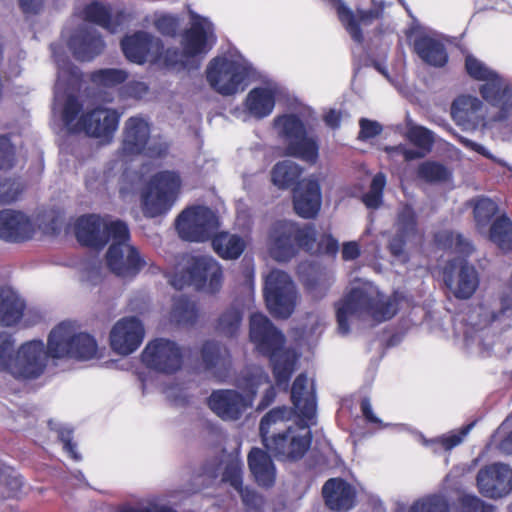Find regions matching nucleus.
Listing matches in <instances>:
<instances>
[{
    "label": "nucleus",
    "mask_w": 512,
    "mask_h": 512,
    "mask_svg": "<svg viewBox=\"0 0 512 512\" xmlns=\"http://www.w3.org/2000/svg\"><path fill=\"white\" fill-rule=\"evenodd\" d=\"M175 225L183 239L205 242L217 229L218 218L209 207L196 205L184 209L176 218Z\"/></svg>",
    "instance_id": "nucleus-15"
},
{
    "label": "nucleus",
    "mask_w": 512,
    "mask_h": 512,
    "mask_svg": "<svg viewBox=\"0 0 512 512\" xmlns=\"http://www.w3.org/2000/svg\"><path fill=\"white\" fill-rule=\"evenodd\" d=\"M67 45L73 57L81 62H89L100 55L105 42L101 34L94 28L81 26L70 36Z\"/></svg>",
    "instance_id": "nucleus-25"
},
{
    "label": "nucleus",
    "mask_w": 512,
    "mask_h": 512,
    "mask_svg": "<svg viewBox=\"0 0 512 512\" xmlns=\"http://www.w3.org/2000/svg\"><path fill=\"white\" fill-rule=\"evenodd\" d=\"M317 232L313 224L300 226L290 220H278L270 228L268 250L277 262H287L295 257L300 249L313 250Z\"/></svg>",
    "instance_id": "nucleus-7"
},
{
    "label": "nucleus",
    "mask_w": 512,
    "mask_h": 512,
    "mask_svg": "<svg viewBox=\"0 0 512 512\" xmlns=\"http://www.w3.org/2000/svg\"><path fill=\"white\" fill-rule=\"evenodd\" d=\"M170 316L177 326L193 327L198 322L200 313L195 301L186 295H180L173 299Z\"/></svg>",
    "instance_id": "nucleus-38"
},
{
    "label": "nucleus",
    "mask_w": 512,
    "mask_h": 512,
    "mask_svg": "<svg viewBox=\"0 0 512 512\" xmlns=\"http://www.w3.org/2000/svg\"><path fill=\"white\" fill-rule=\"evenodd\" d=\"M399 310V299L385 296L370 285L353 287L336 308L338 330L342 335L350 331L349 318L359 313H368L378 322L392 319Z\"/></svg>",
    "instance_id": "nucleus-3"
},
{
    "label": "nucleus",
    "mask_w": 512,
    "mask_h": 512,
    "mask_svg": "<svg viewBox=\"0 0 512 512\" xmlns=\"http://www.w3.org/2000/svg\"><path fill=\"white\" fill-rule=\"evenodd\" d=\"M150 125L139 116H133L126 120L121 144L123 156L142 155L150 140Z\"/></svg>",
    "instance_id": "nucleus-28"
},
{
    "label": "nucleus",
    "mask_w": 512,
    "mask_h": 512,
    "mask_svg": "<svg viewBox=\"0 0 512 512\" xmlns=\"http://www.w3.org/2000/svg\"><path fill=\"white\" fill-rule=\"evenodd\" d=\"M274 125L285 140V155L314 165L319 159L320 144L317 136H309L304 122L297 114H282Z\"/></svg>",
    "instance_id": "nucleus-10"
},
{
    "label": "nucleus",
    "mask_w": 512,
    "mask_h": 512,
    "mask_svg": "<svg viewBox=\"0 0 512 512\" xmlns=\"http://www.w3.org/2000/svg\"><path fill=\"white\" fill-rule=\"evenodd\" d=\"M83 105L75 95H68L62 110V121L68 131L72 134L80 133L74 131L73 128L77 125V117L82 111Z\"/></svg>",
    "instance_id": "nucleus-50"
},
{
    "label": "nucleus",
    "mask_w": 512,
    "mask_h": 512,
    "mask_svg": "<svg viewBox=\"0 0 512 512\" xmlns=\"http://www.w3.org/2000/svg\"><path fill=\"white\" fill-rule=\"evenodd\" d=\"M117 512H177L174 509L167 506H156V507H133V506H124L120 508Z\"/></svg>",
    "instance_id": "nucleus-64"
},
{
    "label": "nucleus",
    "mask_w": 512,
    "mask_h": 512,
    "mask_svg": "<svg viewBox=\"0 0 512 512\" xmlns=\"http://www.w3.org/2000/svg\"><path fill=\"white\" fill-rule=\"evenodd\" d=\"M248 466L259 486L274 485L276 471L271 456L260 448H252L248 454Z\"/></svg>",
    "instance_id": "nucleus-33"
},
{
    "label": "nucleus",
    "mask_w": 512,
    "mask_h": 512,
    "mask_svg": "<svg viewBox=\"0 0 512 512\" xmlns=\"http://www.w3.org/2000/svg\"><path fill=\"white\" fill-rule=\"evenodd\" d=\"M442 275L445 286L457 299H469L479 285L475 267L459 259L447 261L442 269Z\"/></svg>",
    "instance_id": "nucleus-19"
},
{
    "label": "nucleus",
    "mask_w": 512,
    "mask_h": 512,
    "mask_svg": "<svg viewBox=\"0 0 512 512\" xmlns=\"http://www.w3.org/2000/svg\"><path fill=\"white\" fill-rule=\"evenodd\" d=\"M418 220L417 214L413 207L404 204L397 213L396 232L408 238H412L417 234Z\"/></svg>",
    "instance_id": "nucleus-46"
},
{
    "label": "nucleus",
    "mask_w": 512,
    "mask_h": 512,
    "mask_svg": "<svg viewBox=\"0 0 512 512\" xmlns=\"http://www.w3.org/2000/svg\"><path fill=\"white\" fill-rule=\"evenodd\" d=\"M360 131L358 139L368 140L381 134L382 126L380 123L367 118H361L359 120Z\"/></svg>",
    "instance_id": "nucleus-58"
},
{
    "label": "nucleus",
    "mask_w": 512,
    "mask_h": 512,
    "mask_svg": "<svg viewBox=\"0 0 512 512\" xmlns=\"http://www.w3.org/2000/svg\"><path fill=\"white\" fill-rule=\"evenodd\" d=\"M35 233L31 219L21 211L0 210V239L11 243H23Z\"/></svg>",
    "instance_id": "nucleus-26"
},
{
    "label": "nucleus",
    "mask_w": 512,
    "mask_h": 512,
    "mask_svg": "<svg viewBox=\"0 0 512 512\" xmlns=\"http://www.w3.org/2000/svg\"><path fill=\"white\" fill-rule=\"evenodd\" d=\"M269 382L270 377L264 371L251 373L245 377V395L233 389L215 390L207 399L208 406L223 420H238L252 406L259 387Z\"/></svg>",
    "instance_id": "nucleus-8"
},
{
    "label": "nucleus",
    "mask_w": 512,
    "mask_h": 512,
    "mask_svg": "<svg viewBox=\"0 0 512 512\" xmlns=\"http://www.w3.org/2000/svg\"><path fill=\"white\" fill-rule=\"evenodd\" d=\"M308 378L300 373L291 387V402L304 418L311 419L316 412V401L313 393H307Z\"/></svg>",
    "instance_id": "nucleus-36"
},
{
    "label": "nucleus",
    "mask_w": 512,
    "mask_h": 512,
    "mask_svg": "<svg viewBox=\"0 0 512 512\" xmlns=\"http://www.w3.org/2000/svg\"><path fill=\"white\" fill-rule=\"evenodd\" d=\"M82 14L85 21L96 24L110 33L117 32L118 28L129 20V14L124 9L117 10L112 14L110 5L97 0L86 4Z\"/></svg>",
    "instance_id": "nucleus-29"
},
{
    "label": "nucleus",
    "mask_w": 512,
    "mask_h": 512,
    "mask_svg": "<svg viewBox=\"0 0 512 512\" xmlns=\"http://www.w3.org/2000/svg\"><path fill=\"white\" fill-rule=\"evenodd\" d=\"M191 24L181 35V48L186 59L207 54L214 45L212 23L205 17L190 11Z\"/></svg>",
    "instance_id": "nucleus-17"
},
{
    "label": "nucleus",
    "mask_w": 512,
    "mask_h": 512,
    "mask_svg": "<svg viewBox=\"0 0 512 512\" xmlns=\"http://www.w3.org/2000/svg\"><path fill=\"white\" fill-rule=\"evenodd\" d=\"M408 512H450V505L445 496L432 494L415 501Z\"/></svg>",
    "instance_id": "nucleus-47"
},
{
    "label": "nucleus",
    "mask_w": 512,
    "mask_h": 512,
    "mask_svg": "<svg viewBox=\"0 0 512 512\" xmlns=\"http://www.w3.org/2000/svg\"><path fill=\"white\" fill-rule=\"evenodd\" d=\"M498 212L497 204L489 198L478 199L473 206V217L479 232L490 227L492 219Z\"/></svg>",
    "instance_id": "nucleus-45"
},
{
    "label": "nucleus",
    "mask_w": 512,
    "mask_h": 512,
    "mask_svg": "<svg viewBox=\"0 0 512 512\" xmlns=\"http://www.w3.org/2000/svg\"><path fill=\"white\" fill-rule=\"evenodd\" d=\"M479 87L481 97L490 105L499 108L495 116L498 121L512 120V90L495 71Z\"/></svg>",
    "instance_id": "nucleus-24"
},
{
    "label": "nucleus",
    "mask_w": 512,
    "mask_h": 512,
    "mask_svg": "<svg viewBox=\"0 0 512 512\" xmlns=\"http://www.w3.org/2000/svg\"><path fill=\"white\" fill-rule=\"evenodd\" d=\"M25 302L12 290L0 289V325L11 327L20 322Z\"/></svg>",
    "instance_id": "nucleus-34"
},
{
    "label": "nucleus",
    "mask_w": 512,
    "mask_h": 512,
    "mask_svg": "<svg viewBox=\"0 0 512 512\" xmlns=\"http://www.w3.org/2000/svg\"><path fill=\"white\" fill-rule=\"evenodd\" d=\"M409 239L410 238L396 232L388 244V250L390 254L395 257L402 256L405 251L406 243Z\"/></svg>",
    "instance_id": "nucleus-62"
},
{
    "label": "nucleus",
    "mask_w": 512,
    "mask_h": 512,
    "mask_svg": "<svg viewBox=\"0 0 512 512\" xmlns=\"http://www.w3.org/2000/svg\"><path fill=\"white\" fill-rule=\"evenodd\" d=\"M417 177L427 183L446 182L451 177L450 170L437 161L427 160L418 165Z\"/></svg>",
    "instance_id": "nucleus-44"
},
{
    "label": "nucleus",
    "mask_w": 512,
    "mask_h": 512,
    "mask_svg": "<svg viewBox=\"0 0 512 512\" xmlns=\"http://www.w3.org/2000/svg\"><path fill=\"white\" fill-rule=\"evenodd\" d=\"M222 480L229 483L236 490L241 489L243 486L241 462L231 461L227 463L222 474Z\"/></svg>",
    "instance_id": "nucleus-56"
},
{
    "label": "nucleus",
    "mask_w": 512,
    "mask_h": 512,
    "mask_svg": "<svg viewBox=\"0 0 512 512\" xmlns=\"http://www.w3.org/2000/svg\"><path fill=\"white\" fill-rule=\"evenodd\" d=\"M456 512H496V509L476 495L463 494L458 498Z\"/></svg>",
    "instance_id": "nucleus-52"
},
{
    "label": "nucleus",
    "mask_w": 512,
    "mask_h": 512,
    "mask_svg": "<svg viewBox=\"0 0 512 512\" xmlns=\"http://www.w3.org/2000/svg\"><path fill=\"white\" fill-rule=\"evenodd\" d=\"M435 244L444 250H451L461 256L468 257L473 251V244L462 234L452 230H442L434 235Z\"/></svg>",
    "instance_id": "nucleus-41"
},
{
    "label": "nucleus",
    "mask_w": 512,
    "mask_h": 512,
    "mask_svg": "<svg viewBox=\"0 0 512 512\" xmlns=\"http://www.w3.org/2000/svg\"><path fill=\"white\" fill-rule=\"evenodd\" d=\"M263 294L274 317L287 319L294 312L297 292L288 273L278 269L270 271L265 277Z\"/></svg>",
    "instance_id": "nucleus-14"
},
{
    "label": "nucleus",
    "mask_w": 512,
    "mask_h": 512,
    "mask_svg": "<svg viewBox=\"0 0 512 512\" xmlns=\"http://www.w3.org/2000/svg\"><path fill=\"white\" fill-rule=\"evenodd\" d=\"M120 116L115 109L98 106L83 113L73 130L95 138H111L118 128Z\"/></svg>",
    "instance_id": "nucleus-22"
},
{
    "label": "nucleus",
    "mask_w": 512,
    "mask_h": 512,
    "mask_svg": "<svg viewBox=\"0 0 512 512\" xmlns=\"http://www.w3.org/2000/svg\"><path fill=\"white\" fill-rule=\"evenodd\" d=\"M470 427H471V425H467V426L463 427L460 430V432H458V433L452 432L449 434H444L442 436H439V437L431 440V442L433 444L440 446L445 451H450L454 447L458 446L463 441V439L467 435Z\"/></svg>",
    "instance_id": "nucleus-55"
},
{
    "label": "nucleus",
    "mask_w": 512,
    "mask_h": 512,
    "mask_svg": "<svg viewBox=\"0 0 512 512\" xmlns=\"http://www.w3.org/2000/svg\"><path fill=\"white\" fill-rule=\"evenodd\" d=\"M17 164L16 146L11 141L10 134L0 135V170L9 171Z\"/></svg>",
    "instance_id": "nucleus-51"
},
{
    "label": "nucleus",
    "mask_w": 512,
    "mask_h": 512,
    "mask_svg": "<svg viewBox=\"0 0 512 512\" xmlns=\"http://www.w3.org/2000/svg\"><path fill=\"white\" fill-rule=\"evenodd\" d=\"M249 339L256 350L269 359L276 385L287 390L295 371L297 355L293 349L285 346V335L267 316L253 313L249 320Z\"/></svg>",
    "instance_id": "nucleus-1"
},
{
    "label": "nucleus",
    "mask_w": 512,
    "mask_h": 512,
    "mask_svg": "<svg viewBox=\"0 0 512 512\" xmlns=\"http://www.w3.org/2000/svg\"><path fill=\"white\" fill-rule=\"evenodd\" d=\"M414 27L406 31V37L412 44L413 52L423 63L435 67H444L449 60L445 44L438 38L424 32L416 33Z\"/></svg>",
    "instance_id": "nucleus-23"
},
{
    "label": "nucleus",
    "mask_w": 512,
    "mask_h": 512,
    "mask_svg": "<svg viewBox=\"0 0 512 512\" xmlns=\"http://www.w3.org/2000/svg\"><path fill=\"white\" fill-rule=\"evenodd\" d=\"M215 253L224 260L238 259L246 248L244 239L227 231H220L210 238Z\"/></svg>",
    "instance_id": "nucleus-35"
},
{
    "label": "nucleus",
    "mask_w": 512,
    "mask_h": 512,
    "mask_svg": "<svg viewBox=\"0 0 512 512\" xmlns=\"http://www.w3.org/2000/svg\"><path fill=\"white\" fill-rule=\"evenodd\" d=\"M237 491L246 507L251 509H258L260 507L262 499L257 492L247 487L244 488L243 486Z\"/></svg>",
    "instance_id": "nucleus-60"
},
{
    "label": "nucleus",
    "mask_w": 512,
    "mask_h": 512,
    "mask_svg": "<svg viewBox=\"0 0 512 512\" xmlns=\"http://www.w3.org/2000/svg\"><path fill=\"white\" fill-rule=\"evenodd\" d=\"M483 103L477 97L461 95L451 105V115L459 122H474L480 118Z\"/></svg>",
    "instance_id": "nucleus-39"
},
{
    "label": "nucleus",
    "mask_w": 512,
    "mask_h": 512,
    "mask_svg": "<svg viewBox=\"0 0 512 512\" xmlns=\"http://www.w3.org/2000/svg\"><path fill=\"white\" fill-rule=\"evenodd\" d=\"M144 366L157 373L172 375L181 369L183 353L178 344L166 338L149 341L141 353Z\"/></svg>",
    "instance_id": "nucleus-16"
},
{
    "label": "nucleus",
    "mask_w": 512,
    "mask_h": 512,
    "mask_svg": "<svg viewBox=\"0 0 512 512\" xmlns=\"http://www.w3.org/2000/svg\"><path fill=\"white\" fill-rule=\"evenodd\" d=\"M336 12L339 21L342 23L352 40L357 44L364 42V35L361 25H370L378 14L374 10H358L355 14L344 2L338 0Z\"/></svg>",
    "instance_id": "nucleus-30"
},
{
    "label": "nucleus",
    "mask_w": 512,
    "mask_h": 512,
    "mask_svg": "<svg viewBox=\"0 0 512 512\" xmlns=\"http://www.w3.org/2000/svg\"><path fill=\"white\" fill-rule=\"evenodd\" d=\"M289 422L286 407H275L260 421L259 434L262 444L278 460L296 461L301 459L311 446L310 431L300 436Z\"/></svg>",
    "instance_id": "nucleus-2"
},
{
    "label": "nucleus",
    "mask_w": 512,
    "mask_h": 512,
    "mask_svg": "<svg viewBox=\"0 0 512 512\" xmlns=\"http://www.w3.org/2000/svg\"><path fill=\"white\" fill-rule=\"evenodd\" d=\"M201 358L205 369L212 371L218 378L225 377L231 368L230 351L219 342L205 341L201 348Z\"/></svg>",
    "instance_id": "nucleus-32"
},
{
    "label": "nucleus",
    "mask_w": 512,
    "mask_h": 512,
    "mask_svg": "<svg viewBox=\"0 0 512 512\" xmlns=\"http://www.w3.org/2000/svg\"><path fill=\"white\" fill-rule=\"evenodd\" d=\"M145 329L136 316L119 319L110 331V346L120 355H129L136 351L143 342Z\"/></svg>",
    "instance_id": "nucleus-21"
},
{
    "label": "nucleus",
    "mask_w": 512,
    "mask_h": 512,
    "mask_svg": "<svg viewBox=\"0 0 512 512\" xmlns=\"http://www.w3.org/2000/svg\"><path fill=\"white\" fill-rule=\"evenodd\" d=\"M464 67L467 75L476 81H484L495 72L472 54L465 56Z\"/></svg>",
    "instance_id": "nucleus-53"
},
{
    "label": "nucleus",
    "mask_w": 512,
    "mask_h": 512,
    "mask_svg": "<svg viewBox=\"0 0 512 512\" xmlns=\"http://www.w3.org/2000/svg\"><path fill=\"white\" fill-rule=\"evenodd\" d=\"M14 340L0 332V371L10 373L19 380H32L41 376L47 366V353L42 340L23 343L13 355Z\"/></svg>",
    "instance_id": "nucleus-5"
},
{
    "label": "nucleus",
    "mask_w": 512,
    "mask_h": 512,
    "mask_svg": "<svg viewBox=\"0 0 512 512\" xmlns=\"http://www.w3.org/2000/svg\"><path fill=\"white\" fill-rule=\"evenodd\" d=\"M478 491L486 498H502L512 492V469L503 463L482 467L476 476Z\"/></svg>",
    "instance_id": "nucleus-20"
},
{
    "label": "nucleus",
    "mask_w": 512,
    "mask_h": 512,
    "mask_svg": "<svg viewBox=\"0 0 512 512\" xmlns=\"http://www.w3.org/2000/svg\"><path fill=\"white\" fill-rule=\"evenodd\" d=\"M303 169L291 160L277 162L271 170V180L279 189L294 186L293 206L297 215L305 219L316 217L321 207V188L318 180H299Z\"/></svg>",
    "instance_id": "nucleus-4"
},
{
    "label": "nucleus",
    "mask_w": 512,
    "mask_h": 512,
    "mask_svg": "<svg viewBox=\"0 0 512 512\" xmlns=\"http://www.w3.org/2000/svg\"><path fill=\"white\" fill-rule=\"evenodd\" d=\"M120 46L127 60L139 65L147 61L159 63L163 54V41L142 30L125 35Z\"/></svg>",
    "instance_id": "nucleus-18"
},
{
    "label": "nucleus",
    "mask_w": 512,
    "mask_h": 512,
    "mask_svg": "<svg viewBox=\"0 0 512 512\" xmlns=\"http://www.w3.org/2000/svg\"><path fill=\"white\" fill-rule=\"evenodd\" d=\"M322 496L330 511H348L355 506L356 490L343 478H330L322 487Z\"/></svg>",
    "instance_id": "nucleus-27"
},
{
    "label": "nucleus",
    "mask_w": 512,
    "mask_h": 512,
    "mask_svg": "<svg viewBox=\"0 0 512 512\" xmlns=\"http://www.w3.org/2000/svg\"><path fill=\"white\" fill-rule=\"evenodd\" d=\"M104 239L112 244L106 253L108 268L123 278L135 277L145 266L146 261L136 247L129 245L130 231L123 221H111L103 227Z\"/></svg>",
    "instance_id": "nucleus-6"
},
{
    "label": "nucleus",
    "mask_w": 512,
    "mask_h": 512,
    "mask_svg": "<svg viewBox=\"0 0 512 512\" xmlns=\"http://www.w3.org/2000/svg\"><path fill=\"white\" fill-rule=\"evenodd\" d=\"M179 19L173 15H161L154 21L156 30L163 36L175 38L179 30Z\"/></svg>",
    "instance_id": "nucleus-54"
},
{
    "label": "nucleus",
    "mask_w": 512,
    "mask_h": 512,
    "mask_svg": "<svg viewBox=\"0 0 512 512\" xmlns=\"http://www.w3.org/2000/svg\"><path fill=\"white\" fill-rule=\"evenodd\" d=\"M170 145L162 139H154L148 142L142 155L149 159L157 160L165 158L169 153Z\"/></svg>",
    "instance_id": "nucleus-57"
},
{
    "label": "nucleus",
    "mask_w": 512,
    "mask_h": 512,
    "mask_svg": "<svg viewBox=\"0 0 512 512\" xmlns=\"http://www.w3.org/2000/svg\"><path fill=\"white\" fill-rule=\"evenodd\" d=\"M98 345L93 336L88 333H75L70 322H61L52 329L48 336L47 358L60 359L64 357L79 360H90L97 354Z\"/></svg>",
    "instance_id": "nucleus-9"
},
{
    "label": "nucleus",
    "mask_w": 512,
    "mask_h": 512,
    "mask_svg": "<svg viewBox=\"0 0 512 512\" xmlns=\"http://www.w3.org/2000/svg\"><path fill=\"white\" fill-rule=\"evenodd\" d=\"M318 250L323 254L335 256L339 250L338 240L331 234H325L318 243Z\"/></svg>",
    "instance_id": "nucleus-61"
},
{
    "label": "nucleus",
    "mask_w": 512,
    "mask_h": 512,
    "mask_svg": "<svg viewBox=\"0 0 512 512\" xmlns=\"http://www.w3.org/2000/svg\"><path fill=\"white\" fill-rule=\"evenodd\" d=\"M223 282V271L220 264L210 256L192 257L187 266L175 274L171 284L177 289L194 286L197 290L206 286L212 294L218 292Z\"/></svg>",
    "instance_id": "nucleus-13"
},
{
    "label": "nucleus",
    "mask_w": 512,
    "mask_h": 512,
    "mask_svg": "<svg viewBox=\"0 0 512 512\" xmlns=\"http://www.w3.org/2000/svg\"><path fill=\"white\" fill-rule=\"evenodd\" d=\"M406 137L413 145L421 149L424 153L430 152L435 142L433 132L420 125H413L409 127Z\"/></svg>",
    "instance_id": "nucleus-49"
},
{
    "label": "nucleus",
    "mask_w": 512,
    "mask_h": 512,
    "mask_svg": "<svg viewBox=\"0 0 512 512\" xmlns=\"http://www.w3.org/2000/svg\"><path fill=\"white\" fill-rule=\"evenodd\" d=\"M386 186V176L379 172L372 178L369 191L362 197L367 208L377 209L383 202V192Z\"/></svg>",
    "instance_id": "nucleus-48"
},
{
    "label": "nucleus",
    "mask_w": 512,
    "mask_h": 512,
    "mask_svg": "<svg viewBox=\"0 0 512 512\" xmlns=\"http://www.w3.org/2000/svg\"><path fill=\"white\" fill-rule=\"evenodd\" d=\"M102 228L103 223L98 215H83L75 223L76 239L82 246L101 250L107 244Z\"/></svg>",
    "instance_id": "nucleus-31"
},
{
    "label": "nucleus",
    "mask_w": 512,
    "mask_h": 512,
    "mask_svg": "<svg viewBox=\"0 0 512 512\" xmlns=\"http://www.w3.org/2000/svg\"><path fill=\"white\" fill-rule=\"evenodd\" d=\"M243 319L241 308L231 305L221 312L215 323V330L226 337H235Z\"/></svg>",
    "instance_id": "nucleus-42"
},
{
    "label": "nucleus",
    "mask_w": 512,
    "mask_h": 512,
    "mask_svg": "<svg viewBox=\"0 0 512 512\" xmlns=\"http://www.w3.org/2000/svg\"><path fill=\"white\" fill-rule=\"evenodd\" d=\"M183 49L180 51L176 47H169L165 49L163 47V54L159 62H162L166 67L174 68L182 63Z\"/></svg>",
    "instance_id": "nucleus-59"
},
{
    "label": "nucleus",
    "mask_w": 512,
    "mask_h": 512,
    "mask_svg": "<svg viewBox=\"0 0 512 512\" xmlns=\"http://www.w3.org/2000/svg\"><path fill=\"white\" fill-rule=\"evenodd\" d=\"M360 410L367 423L380 425L381 420L374 414L372 405L368 397H363L360 401Z\"/></svg>",
    "instance_id": "nucleus-63"
},
{
    "label": "nucleus",
    "mask_w": 512,
    "mask_h": 512,
    "mask_svg": "<svg viewBox=\"0 0 512 512\" xmlns=\"http://www.w3.org/2000/svg\"><path fill=\"white\" fill-rule=\"evenodd\" d=\"M128 72L118 68H102L92 71L89 75L90 82L97 88H115L128 79Z\"/></svg>",
    "instance_id": "nucleus-43"
},
{
    "label": "nucleus",
    "mask_w": 512,
    "mask_h": 512,
    "mask_svg": "<svg viewBox=\"0 0 512 512\" xmlns=\"http://www.w3.org/2000/svg\"><path fill=\"white\" fill-rule=\"evenodd\" d=\"M250 77V67L239 60L216 56L206 68V79L211 88L222 96L243 91Z\"/></svg>",
    "instance_id": "nucleus-12"
},
{
    "label": "nucleus",
    "mask_w": 512,
    "mask_h": 512,
    "mask_svg": "<svg viewBox=\"0 0 512 512\" xmlns=\"http://www.w3.org/2000/svg\"><path fill=\"white\" fill-rule=\"evenodd\" d=\"M181 185V177L175 171L163 170L155 173L141 196L144 215L155 218L168 213L178 198Z\"/></svg>",
    "instance_id": "nucleus-11"
},
{
    "label": "nucleus",
    "mask_w": 512,
    "mask_h": 512,
    "mask_svg": "<svg viewBox=\"0 0 512 512\" xmlns=\"http://www.w3.org/2000/svg\"><path fill=\"white\" fill-rule=\"evenodd\" d=\"M488 238L501 251L512 252V220L506 214L497 216L489 227Z\"/></svg>",
    "instance_id": "nucleus-40"
},
{
    "label": "nucleus",
    "mask_w": 512,
    "mask_h": 512,
    "mask_svg": "<svg viewBox=\"0 0 512 512\" xmlns=\"http://www.w3.org/2000/svg\"><path fill=\"white\" fill-rule=\"evenodd\" d=\"M244 105L253 117L265 118L275 107V93L266 87H255L247 94Z\"/></svg>",
    "instance_id": "nucleus-37"
}]
</instances>
